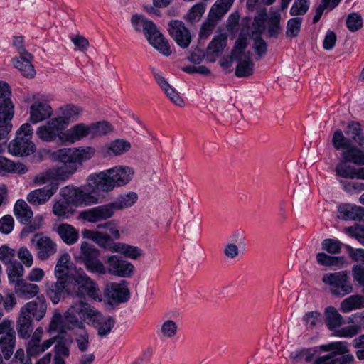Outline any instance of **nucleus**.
I'll return each mask as SVG.
<instances>
[{"instance_id":"f257e3e1","label":"nucleus","mask_w":364,"mask_h":364,"mask_svg":"<svg viewBox=\"0 0 364 364\" xmlns=\"http://www.w3.org/2000/svg\"><path fill=\"white\" fill-rule=\"evenodd\" d=\"M77 262L82 264L85 268L92 274L104 275L109 273L119 277H131L134 272V266L127 260L116 255H109L106 259L107 267L100 259V251L86 241L80 244L78 254L74 255Z\"/></svg>"},{"instance_id":"f03ea898","label":"nucleus","mask_w":364,"mask_h":364,"mask_svg":"<svg viewBox=\"0 0 364 364\" xmlns=\"http://www.w3.org/2000/svg\"><path fill=\"white\" fill-rule=\"evenodd\" d=\"M134 171L132 167L117 166L98 173L90 174L87 181L93 192H109L115 187H121L129 183Z\"/></svg>"},{"instance_id":"7ed1b4c3","label":"nucleus","mask_w":364,"mask_h":364,"mask_svg":"<svg viewBox=\"0 0 364 364\" xmlns=\"http://www.w3.org/2000/svg\"><path fill=\"white\" fill-rule=\"evenodd\" d=\"M138 199L134 192L119 195L114 200L105 205H99L80 213V218L90 223H97L112 218L116 210H121L132 206Z\"/></svg>"},{"instance_id":"20e7f679","label":"nucleus","mask_w":364,"mask_h":364,"mask_svg":"<svg viewBox=\"0 0 364 364\" xmlns=\"http://www.w3.org/2000/svg\"><path fill=\"white\" fill-rule=\"evenodd\" d=\"M67 294L77 298L78 301H85L86 297L95 301H102V293L98 284L80 268L68 280Z\"/></svg>"},{"instance_id":"39448f33","label":"nucleus","mask_w":364,"mask_h":364,"mask_svg":"<svg viewBox=\"0 0 364 364\" xmlns=\"http://www.w3.org/2000/svg\"><path fill=\"white\" fill-rule=\"evenodd\" d=\"M131 22L134 29L138 32H143L149 43L159 53L165 56L171 55V50L168 41L151 21L143 16L134 15Z\"/></svg>"},{"instance_id":"423d86ee","label":"nucleus","mask_w":364,"mask_h":364,"mask_svg":"<svg viewBox=\"0 0 364 364\" xmlns=\"http://www.w3.org/2000/svg\"><path fill=\"white\" fill-rule=\"evenodd\" d=\"M322 282L329 287L331 294L335 296L343 297L353 291V287L347 271L326 273Z\"/></svg>"},{"instance_id":"0eeeda50","label":"nucleus","mask_w":364,"mask_h":364,"mask_svg":"<svg viewBox=\"0 0 364 364\" xmlns=\"http://www.w3.org/2000/svg\"><path fill=\"white\" fill-rule=\"evenodd\" d=\"M92 306L85 301L74 303L65 313V321L68 323L67 328H78L83 330L85 324L82 321H88Z\"/></svg>"},{"instance_id":"6e6552de","label":"nucleus","mask_w":364,"mask_h":364,"mask_svg":"<svg viewBox=\"0 0 364 364\" xmlns=\"http://www.w3.org/2000/svg\"><path fill=\"white\" fill-rule=\"evenodd\" d=\"M11 90L8 83L1 81V140L3 136L8 134L11 129L14 115V105L11 100Z\"/></svg>"},{"instance_id":"1a4fd4ad","label":"nucleus","mask_w":364,"mask_h":364,"mask_svg":"<svg viewBox=\"0 0 364 364\" xmlns=\"http://www.w3.org/2000/svg\"><path fill=\"white\" fill-rule=\"evenodd\" d=\"M96 153L92 146H80L75 149H61L55 152L58 160L60 162H71L76 164L77 168L84 161L92 159Z\"/></svg>"},{"instance_id":"9d476101","label":"nucleus","mask_w":364,"mask_h":364,"mask_svg":"<svg viewBox=\"0 0 364 364\" xmlns=\"http://www.w3.org/2000/svg\"><path fill=\"white\" fill-rule=\"evenodd\" d=\"M60 194L70 205L87 206L98 202V198L93 193L70 186L62 188Z\"/></svg>"},{"instance_id":"9b49d317","label":"nucleus","mask_w":364,"mask_h":364,"mask_svg":"<svg viewBox=\"0 0 364 364\" xmlns=\"http://www.w3.org/2000/svg\"><path fill=\"white\" fill-rule=\"evenodd\" d=\"M29 109V121L37 124L50 117L53 109L43 95L35 94Z\"/></svg>"},{"instance_id":"f8f14e48","label":"nucleus","mask_w":364,"mask_h":364,"mask_svg":"<svg viewBox=\"0 0 364 364\" xmlns=\"http://www.w3.org/2000/svg\"><path fill=\"white\" fill-rule=\"evenodd\" d=\"M36 251V256L41 261H46L54 256L58 251L57 243L48 236L36 234L31 239Z\"/></svg>"},{"instance_id":"ddd939ff","label":"nucleus","mask_w":364,"mask_h":364,"mask_svg":"<svg viewBox=\"0 0 364 364\" xmlns=\"http://www.w3.org/2000/svg\"><path fill=\"white\" fill-rule=\"evenodd\" d=\"M63 130L64 127L54 117L38 127L36 134L43 141L52 142L58 139L62 143L61 136L63 134Z\"/></svg>"},{"instance_id":"4468645a","label":"nucleus","mask_w":364,"mask_h":364,"mask_svg":"<svg viewBox=\"0 0 364 364\" xmlns=\"http://www.w3.org/2000/svg\"><path fill=\"white\" fill-rule=\"evenodd\" d=\"M11 324V321L9 319L1 322V353L6 360L13 354L15 347L16 332Z\"/></svg>"},{"instance_id":"2eb2a0df","label":"nucleus","mask_w":364,"mask_h":364,"mask_svg":"<svg viewBox=\"0 0 364 364\" xmlns=\"http://www.w3.org/2000/svg\"><path fill=\"white\" fill-rule=\"evenodd\" d=\"M88 322L97 330L100 337H105L110 333L115 325V320L110 316H103L92 307Z\"/></svg>"},{"instance_id":"dca6fc26","label":"nucleus","mask_w":364,"mask_h":364,"mask_svg":"<svg viewBox=\"0 0 364 364\" xmlns=\"http://www.w3.org/2000/svg\"><path fill=\"white\" fill-rule=\"evenodd\" d=\"M105 296L111 304L127 302L130 296L127 282L110 283L105 289Z\"/></svg>"},{"instance_id":"f3484780","label":"nucleus","mask_w":364,"mask_h":364,"mask_svg":"<svg viewBox=\"0 0 364 364\" xmlns=\"http://www.w3.org/2000/svg\"><path fill=\"white\" fill-rule=\"evenodd\" d=\"M168 32L181 48H186L189 46L192 36L183 22L178 20L171 21L168 23Z\"/></svg>"},{"instance_id":"a211bd4d","label":"nucleus","mask_w":364,"mask_h":364,"mask_svg":"<svg viewBox=\"0 0 364 364\" xmlns=\"http://www.w3.org/2000/svg\"><path fill=\"white\" fill-rule=\"evenodd\" d=\"M42 335L43 328L41 327L37 328L26 345L27 358L37 357L53 344L52 339L46 340L41 343Z\"/></svg>"},{"instance_id":"6ab92c4d","label":"nucleus","mask_w":364,"mask_h":364,"mask_svg":"<svg viewBox=\"0 0 364 364\" xmlns=\"http://www.w3.org/2000/svg\"><path fill=\"white\" fill-rule=\"evenodd\" d=\"M131 143L123 139H117L102 146L99 152L103 158L122 156L131 149Z\"/></svg>"},{"instance_id":"aec40b11","label":"nucleus","mask_w":364,"mask_h":364,"mask_svg":"<svg viewBox=\"0 0 364 364\" xmlns=\"http://www.w3.org/2000/svg\"><path fill=\"white\" fill-rule=\"evenodd\" d=\"M55 282H45V294L53 304L60 302L65 292L67 293L68 280L65 278H56Z\"/></svg>"},{"instance_id":"412c9836","label":"nucleus","mask_w":364,"mask_h":364,"mask_svg":"<svg viewBox=\"0 0 364 364\" xmlns=\"http://www.w3.org/2000/svg\"><path fill=\"white\" fill-rule=\"evenodd\" d=\"M48 309L47 301L44 296H37L36 299L26 303L21 311L23 314L34 318L36 321H41L46 315Z\"/></svg>"},{"instance_id":"4be33fe9","label":"nucleus","mask_w":364,"mask_h":364,"mask_svg":"<svg viewBox=\"0 0 364 364\" xmlns=\"http://www.w3.org/2000/svg\"><path fill=\"white\" fill-rule=\"evenodd\" d=\"M58 189V183H52L49 186L30 192L27 196V200L36 205L44 204L50 200Z\"/></svg>"},{"instance_id":"5701e85b","label":"nucleus","mask_w":364,"mask_h":364,"mask_svg":"<svg viewBox=\"0 0 364 364\" xmlns=\"http://www.w3.org/2000/svg\"><path fill=\"white\" fill-rule=\"evenodd\" d=\"M83 109L74 104H67L59 108V116L55 117L60 124L65 128L72 122L78 119L82 114Z\"/></svg>"},{"instance_id":"b1692460","label":"nucleus","mask_w":364,"mask_h":364,"mask_svg":"<svg viewBox=\"0 0 364 364\" xmlns=\"http://www.w3.org/2000/svg\"><path fill=\"white\" fill-rule=\"evenodd\" d=\"M322 351H332L331 353L318 358L313 364H333V357L336 354H343L348 351L345 342H333L320 346Z\"/></svg>"},{"instance_id":"393cba45","label":"nucleus","mask_w":364,"mask_h":364,"mask_svg":"<svg viewBox=\"0 0 364 364\" xmlns=\"http://www.w3.org/2000/svg\"><path fill=\"white\" fill-rule=\"evenodd\" d=\"M90 136L89 127L84 123H78L66 131H63L62 144H71Z\"/></svg>"},{"instance_id":"a878e982","label":"nucleus","mask_w":364,"mask_h":364,"mask_svg":"<svg viewBox=\"0 0 364 364\" xmlns=\"http://www.w3.org/2000/svg\"><path fill=\"white\" fill-rule=\"evenodd\" d=\"M9 152L15 156H28L35 151L33 141L24 139L21 136H16L8 145Z\"/></svg>"},{"instance_id":"bb28decb","label":"nucleus","mask_w":364,"mask_h":364,"mask_svg":"<svg viewBox=\"0 0 364 364\" xmlns=\"http://www.w3.org/2000/svg\"><path fill=\"white\" fill-rule=\"evenodd\" d=\"M151 70L155 80L164 90L168 99L176 105L178 107H183L184 101L178 92H176V90L170 85L167 80L158 73L155 69L153 68Z\"/></svg>"},{"instance_id":"cd10ccee","label":"nucleus","mask_w":364,"mask_h":364,"mask_svg":"<svg viewBox=\"0 0 364 364\" xmlns=\"http://www.w3.org/2000/svg\"><path fill=\"white\" fill-rule=\"evenodd\" d=\"M33 55L31 53H24L19 58L13 59L14 67L18 69L22 75L27 78H33L36 75V70L32 64Z\"/></svg>"},{"instance_id":"c85d7f7f","label":"nucleus","mask_w":364,"mask_h":364,"mask_svg":"<svg viewBox=\"0 0 364 364\" xmlns=\"http://www.w3.org/2000/svg\"><path fill=\"white\" fill-rule=\"evenodd\" d=\"M109 250L134 260H136L144 255V251L139 247L123 242L112 243Z\"/></svg>"},{"instance_id":"c756f323","label":"nucleus","mask_w":364,"mask_h":364,"mask_svg":"<svg viewBox=\"0 0 364 364\" xmlns=\"http://www.w3.org/2000/svg\"><path fill=\"white\" fill-rule=\"evenodd\" d=\"M54 230L63 242L68 245H74L79 240L78 230L70 224H59L55 226Z\"/></svg>"},{"instance_id":"7c9ffc66","label":"nucleus","mask_w":364,"mask_h":364,"mask_svg":"<svg viewBox=\"0 0 364 364\" xmlns=\"http://www.w3.org/2000/svg\"><path fill=\"white\" fill-rule=\"evenodd\" d=\"M62 164L50 168L54 181L65 182L77 170V166L71 162H61Z\"/></svg>"},{"instance_id":"2f4dec72","label":"nucleus","mask_w":364,"mask_h":364,"mask_svg":"<svg viewBox=\"0 0 364 364\" xmlns=\"http://www.w3.org/2000/svg\"><path fill=\"white\" fill-rule=\"evenodd\" d=\"M324 318L327 328L333 333L341 327L343 323V318L338 310L332 306H328L324 310Z\"/></svg>"},{"instance_id":"473e14b6","label":"nucleus","mask_w":364,"mask_h":364,"mask_svg":"<svg viewBox=\"0 0 364 364\" xmlns=\"http://www.w3.org/2000/svg\"><path fill=\"white\" fill-rule=\"evenodd\" d=\"M247 45V37L243 35H240L232 50L230 55L231 60L237 61L251 58L250 51L246 50Z\"/></svg>"},{"instance_id":"72a5a7b5","label":"nucleus","mask_w":364,"mask_h":364,"mask_svg":"<svg viewBox=\"0 0 364 364\" xmlns=\"http://www.w3.org/2000/svg\"><path fill=\"white\" fill-rule=\"evenodd\" d=\"M15 293L25 299H30L37 296L40 291L38 285L29 283L22 279L14 286Z\"/></svg>"},{"instance_id":"f704fd0d","label":"nucleus","mask_w":364,"mask_h":364,"mask_svg":"<svg viewBox=\"0 0 364 364\" xmlns=\"http://www.w3.org/2000/svg\"><path fill=\"white\" fill-rule=\"evenodd\" d=\"M338 217L344 220H356L364 214V209L352 204H344L338 207Z\"/></svg>"},{"instance_id":"c9c22d12","label":"nucleus","mask_w":364,"mask_h":364,"mask_svg":"<svg viewBox=\"0 0 364 364\" xmlns=\"http://www.w3.org/2000/svg\"><path fill=\"white\" fill-rule=\"evenodd\" d=\"M280 20V11L275 8H272L267 18V34L269 38H277L281 33Z\"/></svg>"},{"instance_id":"e433bc0d","label":"nucleus","mask_w":364,"mask_h":364,"mask_svg":"<svg viewBox=\"0 0 364 364\" xmlns=\"http://www.w3.org/2000/svg\"><path fill=\"white\" fill-rule=\"evenodd\" d=\"M19 337L28 338L33 330V320L31 316L23 314L20 310L16 325Z\"/></svg>"},{"instance_id":"4c0bfd02","label":"nucleus","mask_w":364,"mask_h":364,"mask_svg":"<svg viewBox=\"0 0 364 364\" xmlns=\"http://www.w3.org/2000/svg\"><path fill=\"white\" fill-rule=\"evenodd\" d=\"M228 36L225 33L215 36L207 48L208 55L219 56L227 46Z\"/></svg>"},{"instance_id":"58836bf2","label":"nucleus","mask_w":364,"mask_h":364,"mask_svg":"<svg viewBox=\"0 0 364 364\" xmlns=\"http://www.w3.org/2000/svg\"><path fill=\"white\" fill-rule=\"evenodd\" d=\"M6 274L8 275L9 281L11 284H14V286L20 281H21L22 276L24 273V268L23 265L17 260H14L6 264Z\"/></svg>"},{"instance_id":"ea45409f","label":"nucleus","mask_w":364,"mask_h":364,"mask_svg":"<svg viewBox=\"0 0 364 364\" xmlns=\"http://www.w3.org/2000/svg\"><path fill=\"white\" fill-rule=\"evenodd\" d=\"M14 211L16 218L23 224L27 223L33 215L31 207L23 200L16 201Z\"/></svg>"},{"instance_id":"a19ab883","label":"nucleus","mask_w":364,"mask_h":364,"mask_svg":"<svg viewBox=\"0 0 364 364\" xmlns=\"http://www.w3.org/2000/svg\"><path fill=\"white\" fill-rule=\"evenodd\" d=\"M361 308H364V297L358 294L351 295L343 299L340 305V309L343 313H348Z\"/></svg>"},{"instance_id":"79ce46f5","label":"nucleus","mask_w":364,"mask_h":364,"mask_svg":"<svg viewBox=\"0 0 364 364\" xmlns=\"http://www.w3.org/2000/svg\"><path fill=\"white\" fill-rule=\"evenodd\" d=\"M90 137L95 138L107 135L114 131L113 126L106 121L92 123L88 125Z\"/></svg>"},{"instance_id":"37998d69","label":"nucleus","mask_w":364,"mask_h":364,"mask_svg":"<svg viewBox=\"0 0 364 364\" xmlns=\"http://www.w3.org/2000/svg\"><path fill=\"white\" fill-rule=\"evenodd\" d=\"M343 159L356 165H364V152L355 146H350L342 153Z\"/></svg>"},{"instance_id":"c03bdc74","label":"nucleus","mask_w":364,"mask_h":364,"mask_svg":"<svg viewBox=\"0 0 364 364\" xmlns=\"http://www.w3.org/2000/svg\"><path fill=\"white\" fill-rule=\"evenodd\" d=\"M235 0H217L210 10V16L220 20L231 8Z\"/></svg>"},{"instance_id":"a18cd8bd","label":"nucleus","mask_w":364,"mask_h":364,"mask_svg":"<svg viewBox=\"0 0 364 364\" xmlns=\"http://www.w3.org/2000/svg\"><path fill=\"white\" fill-rule=\"evenodd\" d=\"M53 213L61 219H67L74 213L71 205L63 198L56 201L53 206Z\"/></svg>"},{"instance_id":"49530a36","label":"nucleus","mask_w":364,"mask_h":364,"mask_svg":"<svg viewBox=\"0 0 364 364\" xmlns=\"http://www.w3.org/2000/svg\"><path fill=\"white\" fill-rule=\"evenodd\" d=\"M302 321L305 327L309 330H313L322 325L321 314L317 311L306 313L302 317Z\"/></svg>"},{"instance_id":"de8ad7c7","label":"nucleus","mask_w":364,"mask_h":364,"mask_svg":"<svg viewBox=\"0 0 364 364\" xmlns=\"http://www.w3.org/2000/svg\"><path fill=\"white\" fill-rule=\"evenodd\" d=\"M317 262L322 266L341 267L345 263L344 257L330 256L324 252H319L316 255Z\"/></svg>"},{"instance_id":"09e8293b","label":"nucleus","mask_w":364,"mask_h":364,"mask_svg":"<svg viewBox=\"0 0 364 364\" xmlns=\"http://www.w3.org/2000/svg\"><path fill=\"white\" fill-rule=\"evenodd\" d=\"M70 260V257L68 253H63L59 257L54 269L55 278H65L69 270Z\"/></svg>"},{"instance_id":"8fccbe9b","label":"nucleus","mask_w":364,"mask_h":364,"mask_svg":"<svg viewBox=\"0 0 364 364\" xmlns=\"http://www.w3.org/2000/svg\"><path fill=\"white\" fill-rule=\"evenodd\" d=\"M254 72V63L251 58L237 60L235 75L238 77H246L252 75Z\"/></svg>"},{"instance_id":"3c124183","label":"nucleus","mask_w":364,"mask_h":364,"mask_svg":"<svg viewBox=\"0 0 364 364\" xmlns=\"http://www.w3.org/2000/svg\"><path fill=\"white\" fill-rule=\"evenodd\" d=\"M356 168L348 164V161L342 159L336 167V175L339 177L349 179L355 178Z\"/></svg>"},{"instance_id":"603ef678","label":"nucleus","mask_w":364,"mask_h":364,"mask_svg":"<svg viewBox=\"0 0 364 364\" xmlns=\"http://www.w3.org/2000/svg\"><path fill=\"white\" fill-rule=\"evenodd\" d=\"M346 134L350 136L360 146L364 147V137L362 135V129L359 123H350L347 127Z\"/></svg>"},{"instance_id":"864d4df0","label":"nucleus","mask_w":364,"mask_h":364,"mask_svg":"<svg viewBox=\"0 0 364 364\" xmlns=\"http://www.w3.org/2000/svg\"><path fill=\"white\" fill-rule=\"evenodd\" d=\"M178 330V326L175 321L171 319L164 321L159 331L158 334L164 338H172L176 333Z\"/></svg>"},{"instance_id":"5fc2aeb1","label":"nucleus","mask_w":364,"mask_h":364,"mask_svg":"<svg viewBox=\"0 0 364 364\" xmlns=\"http://www.w3.org/2000/svg\"><path fill=\"white\" fill-rule=\"evenodd\" d=\"M27 170L24 164L21 163H14L5 157H1V171L21 174L26 173Z\"/></svg>"},{"instance_id":"6e6d98bb","label":"nucleus","mask_w":364,"mask_h":364,"mask_svg":"<svg viewBox=\"0 0 364 364\" xmlns=\"http://www.w3.org/2000/svg\"><path fill=\"white\" fill-rule=\"evenodd\" d=\"M267 19V12L266 10L264 9L262 12L259 14L257 16L255 17L254 21L252 23V28L251 31V38H255V36H260L261 34L265 30L264 22Z\"/></svg>"},{"instance_id":"4d7b16f0","label":"nucleus","mask_w":364,"mask_h":364,"mask_svg":"<svg viewBox=\"0 0 364 364\" xmlns=\"http://www.w3.org/2000/svg\"><path fill=\"white\" fill-rule=\"evenodd\" d=\"M75 342L77 350L79 353L88 351L90 348V341L88 333L85 330H80V333H76L75 336Z\"/></svg>"},{"instance_id":"13d9d810","label":"nucleus","mask_w":364,"mask_h":364,"mask_svg":"<svg viewBox=\"0 0 364 364\" xmlns=\"http://www.w3.org/2000/svg\"><path fill=\"white\" fill-rule=\"evenodd\" d=\"M205 11L204 3H197L193 5L185 16V19L191 23L198 21Z\"/></svg>"},{"instance_id":"bf43d9fd","label":"nucleus","mask_w":364,"mask_h":364,"mask_svg":"<svg viewBox=\"0 0 364 364\" xmlns=\"http://www.w3.org/2000/svg\"><path fill=\"white\" fill-rule=\"evenodd\" d=\"M65 322L61 314L58 311H55L49 326V331L65 333L68 329Z\"/></svg>"},{"instance_id":"052dcab7","label":"nucleus","mask_w":364,"mask_h":364,"mask_svg":"<svg viewBox=\"0 0 364 364\" xmlns=\"http://www.w3.org/2000/svg\"><path fill=\"white\" fill-rule=\"evenodd\" d=\"M303 18L301 17H295L287 21L286 28V36L287 38H295L299 36Z\"/></svg>"},{"instance_id":"680f3d73","label":"nucleus","mask_w":364,"mask_h":364,"mask_svg":"<svg viewBox=\"0 0 364 364\" xmlns=\"http://www.w3.org/2000/svg\"><path fill=\"white\" fill-rule=\"evenodd\" d=\"M218 21V19H216L213 16H210L209 14L208 19L201 25L199 32L200 39L208 38L213 33Z\"/></svg>"},{"instance_id":"e2e57ef3","label":"nucleus","mask_w":364,"mask_h":364,"mask_svg":"<svg viewBox=\"0 0 364 364\" xmlns=\"http://www.w3.org/2000/svg\"><path fill=\"white\" fill-rule=\"evenodd\" d=\"M332 142L334 148L336 149H347L350 146H351L350 141L347 139L343 134L341 129H337L332 138Z\"/></svg>"},{"instance_id":"0e129e2a","label":"nucleus","mask_w":364,"mask_h":364,"mask_svg":"<svg viewBox=\"0 0 364 364\" xmlns=\"http://www.w3.org/2000/svg\"><path fill=\"white\" fill-rule=\"evenodd\" d=\"M341 247L342 243L335 239H325L321 243L322 250L332 255L340 253Z\"/></svg>"},{"instance_id":"69168bd1","label":"nucleus","mask_w":364,"mask_h":364,"mask_svg":"<svg viewBox=\"0 0 364 364\" xmlns=\"http://www.w3.org/2000/svg\"><path fill=\"white\" fill-rule=\"evenodd\" d=\"M346 26L351 32L357 31L363 26L362 16L357 13L350 14L346 18Z\"/></svg>"},{"instance_id":"338daca9","label":"nucleus","mask_w":364,"mask_h":364,"mask_svg":"<svg viewBox=\"0 0 364 364\" xmlns=\"http://www.w3.org/2000/svg\"><path fill=\"white\" fill-rule=\"evenodd\" d=\"M309 8V0H295L291 8L290 14L292 16L305 14Z\"/></svg>"},{"instance_id":"774afa93","label":"nucleus","mask_w":364,"mask_h":364,"mask_svg":"<svg viewBox=\"0 0 364 364\" xmlns=\"http://www.w3.org/2000/svg\"><path fill=\"white\" fill-rule=\"evenodd\" d=\"M360 331L358 325H351L344 328H339L334 333L335 336L344 338H353Z\"/></svg>"}]
</instances>
